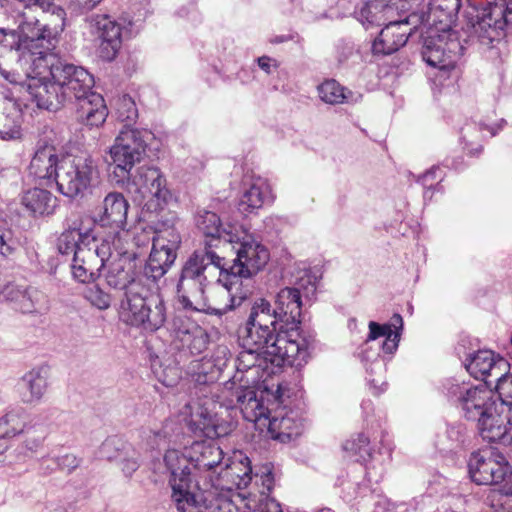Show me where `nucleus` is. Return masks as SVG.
I'll list each match as a JSON object with an SVG mask.
<instances>
[{"label":"nucleus","instance_id":"f257e3e1","mask_svg":"<svg viewBox=\"0 0 512 512\" xmlns=\"http://www.w3.org/2000/svg\"><path fill=\"white\" fill-rule=\"evenodd\" d=\"M309 355L307 341L296 331L280 333L268 350L242 348L235 360L237 372L224 384L223 394L230 399L231 406L237 407L236 390L242 387L256 390L249 383L261 378L260 372L270 375L285 365L301 367Z\"/></svg>","mask_w":512,"mask_h":512},{"label":"nucleus","instance_id":"f03ea898","mask_svg":"<svg viewBox=\"0 0 512 512\" xmlns=\"http://www.w3.org/2000/svg\"><path fill=\"white\" fill-rule=\"evenodd\" d=\"M462 0H430L424 16L428 27L422 50L423 60L440 71L454 69L464 53L458 33L452 30Z\"/></svg>","mask_w":512,"mask_h":512},{"label":"nucleus","instance_id":"7ed1b4c3","mask_svg":"<svg viewBox=\"0 0 512 512\" xmlns=\"http://www.w3.org/2000/svg\"><path fill=\"white\" fill-rule=\"evenodd\" d=\"M128 242L111 243L110 239H103L101 245H92L82 248L76 256L74 279L81 283L96 280L104 269L105 281L113 289L123 290L127 294L133 284H142L134 277L128 263Z\"/></svg>","mask_w":512,"mask_h":512},{"label":"nucleus","instance_id":"20e7f679","mask_svg":"<svg viewBox=\"0 0 512 512\" xmlns=\"http://www.w3.org/2000/svg\"><path fill=\"white\" fill-rule=\"evenodd\" d=\"M54 60L55 55L51 51L35 60L26 57L22 60L21 71L1 69V75L10 83L25 89L39 108L57 111L69 101L60 81L49 74L51 61Z\"/></svg>","mask_w":512,"mask_h":512},{"label":"nucleus","instance_id":"39448f33","mask_svg":"<svg viewBox=\"0 0 512 512\" xmlns=\"http://www.w3.org/2000/svg\"><path fill=\"white\" fill-rule=\"evenodd\" d=\"M117 119L123 123L122 129L109 149L115 173L121 178L129 176V171L142 159L152 133L147 129L133 128L138 118V110L133 99L123 95L116 102Z\"/></svg>","mask_w":512,"mask_h":512},{"label":"nucleus","instance_id":"423d86ee","mask_svg":"<svg viewBox=\"0 0 512 512\" xmlns=\"http://www.w3.org/2000/svg\"><path fill=\"white\" fill-rule=\"evenodd\" d=\"M222 261L223 257L209 248L197 250L188 258L177 284V297L185 309L205 310L208 278Z\"/></svg>","mask_w":512,"mask_h":512},{"label":"nucleus","instance_id":"0eeeda50","mask_svg":"<svg viewBox=\"0 0 512 512\" xmlns=\"http://www.w3.org/2000/svg\"><path fill=\"white\" fill-rule=\"evenodd\" d=\"M236 405L245 420L267 424L271 438L282 443L290 442L302 433V419L297 412L279 411L269 418L268 409L257 397V391L252 388L242 387L236 390Z\"/></svg>","mask_w":512,"mask_h":512},{"label":"nucleus","instance_id":"6e6552de","mask_svg":"<svg viewBox=\"0 0 512 512\" xmlns=\"http://www.w3.org/2000/svg\"><path fill=\"white\" fill-rule=\"evenodd\" d=\"M294 295L288 290H280L275 299V307L264 298H257L251 308L246 322L261 325L280 333L298 332L307 341V352L313 343V337L299 328L298 309Z\"/></svg>","mask_w":512,"mask_h":512},{"label":"nucleus","instance_id":"1a4fd4ad","mask_svg":"<svg viewBox=\"0 0 512 512\" xmlns=\"http://www.w3.org/2000/svg\"><path fill=\"white\" fill-rule=\"evenodd\" d=\"M168 484L171 488V501L178 512H194L198 503L195 492L196 479L190 457L179 450L169 449L163 457Z\"/></svg>","mask_w":512,"mask_h":512},{"label":"nucleus","instance_id":"9d476101","mask_svg":"<svg viewBox=\"0 0 512 512\" xmlns=\"http://www.w3.org/2000/svg\"><path fill=\"white\" fill-rule=\"evenodd\" d=\"M224 233V242L231 244L236 253V258L229 268L240 275L252 277L265 267L270 257L267 248L259 243L243 225L236 230L228 229Z\"/></svg>","mask_w":512,"mask_h":512},{"label":"nucleus","instance_id":"9b49d317","mask_svg":"<svg viewBox=\"0 0 512 512\" xmlns=\"http://www.w3.org/2000/svg\"><path fill=\"white\" fill-rule=\"evenodd\" d=\"M505 11V0H486L481 8L471 6L465 15L470 36L487 46L499 41L504 36L507 22L512 20Z\"/></svg>","mask_w":512,"mask_h":512},{"label":"nucleus","instance_id":"f8f14e48","mask_svg":"<svg viewBox=\"0 0 512 512\" xmlns=\"http://www.w3.org/2000/svg\"><path fill=\"white\" fill-rule=\"evenodd\" d=\"M98 178V168L90 156H63L56 173L58 191L75 198L88 190Z\"/></svg>","mask_w":512,"mask_h":512},{"label":"nucleus","instance_id":"ddd939ff","mask_svg":"<svg viewBox=\"0 0 512 512\" xmlns=\"http://www.w3.org/2000/svg\"><path fill=\"white\" fill-rule=\"evenodd\" d=\"M447 397L455 402L467 420L477 422L497 405L491 389L485 385L448 381Z\"/></svg>","mask_w":512,"mask_h":512},{"label":"nucleus","instance_id":"4468645a","mask_svg":"<svg viewBox=\"0 0 512 512\" xmlns=\"http://www.w3.org/2000/svg\"><path fill=\"white\" fill-rule=\"evenodd\" d=\"M129 202L120 192H109L102 202L95 208L93 222L95 225L111 230V234L104 239L111 243L128 242L130 233L126 230Z\"/></svg>","mask_w":512,"mask_h":512},{"label":"nucleus","instance_id":"2eb2a0df","mask_svg":"<svg viewBox=\"0 0 512 512\" xmlns=\"http://www.w3.org/2000/svg\"><path fill=\"white\" fill-rule=\"evenodd\" d=\"M215 408L210 398L192 399L181 409V415L195 435L215 439L231 431V425L218 417Z\"/></svg>","mask_w":512,"mask_h":512},{"label":"nucleus","instance_id":"dca6fc26","mask_svg":"<svg viewBox=\"0 0 512 512\" xmlns=\"http://www.w3.org/2000/svg\"><path fill=\"white\" fill-rule=\"evenodd\" d=\"M195 489L199 501L194 512H199L201 507L208 512H247L250 509L244 494L234 492L231 487L215 485L210 473L203 482L196 481Z\"/></svg>","mask_w":512,"mask_h":512},{"label":"nucleus","instance_id":"f3484780","mask_svg":"<svg viewBox=\"0 0 512 512\" xmlns=\"http://www.w3.org/2000/svg\"><path fill=\"white\" fill-rule=\"evenodd\" d=\"M113 165L112 178L120 185L128 184L129 189L141 195L143 199H155L156 207H160L166 203L170 197V192L166 187V179L161 171L154 166H141L132 174L129 171V176L121 178L115 173V165ZM132 170V168L130 169Z\"/></svg>","mask_w":512,"mask_h":512},{"label":"nucleus","instance_id":"a211bd4d","mask_svg":"<svg viewBox=\"0 0 512 512\" xmlns=\"http://www.w3.org/2000/svg\"><path fill=\"white\" fill-rule=\"evenodd\" d=\"M180 243V234L174 227L157 231L145 268L146 274L155 280L161 278L174 263Z\"/></svg>","mask_w":512,"mask_h":512},{"label":"nucleus","instance_id":"6ab92c4d","mask_svg":"<svg viewBox=\"0 0 512 512\" xmlns=\"http://www.w3.org/2000/svg\"><path fill=\"white\" fill-rule=\"evenodd\" d=\"M508 471L509 463L506 458L493 450L473 452L468 460L469 475L478 485L501 483Z\"/></svg>","mask_w":512,"mask_h":512},{"label":"nucleus","instance_id":"aec40b11","mask_svg":"<svg viewBox=\"0 0 512 512\" xmlns=\"http://www.w3.org/2000/svg\"><path fill=\"white\" fill-rule=\"evenodd\" d=\"M49 74L60 81L68 101L78 100L92 92L93 76L83 67L64 63L55 57Z\"/></svg>","mask_w":512,"mask_h":512},{"label":"nucleus","instance_id":"412c9836","mask_svg":"<svg viewBox=\"0 0 512 512\" xmlns=\"http://www.w3.org/2000/svg\"><path fill=\"white\" fill-rule=\"evenodd\" d=\"M90 33L98 41L101 59L112 61L122 45V26L108 15H93L88 20Z\"/></svg>","mask_w":512,"mask_h":512},{"label":"nucleus","instance_id":"4be33fe9","mask_svg":"<svg viewBox=\"0 0 512 512\" xmlns=\"http://www.w3.org/2000/svg\"><path fill=\"white\" fill-rule=\"evenodd\" d=\"M483 440L488 442L512 443V407L497 404L492 411L477 422Z\"/></svg>","mask_w":512,"mask_h":512},{"label":"nucleus","instance_id":"5701e85b","mask_svg":"<svg viewBox=\"0 0 512 512\" xmlns=\"http://www.w3.org/2000/svg\"><path fill=\"white\" fill-rule=\"evenodd\" d=\"M170 330L174 341L179 343V349L188 351L191 355H200L207 349V332L189 317L183 314L174 316Z\"/></svg>","mask_w":512,"mask_h":512},{"label":"nucleus","instance_id":"b1692460","mask_svg":"<svg viewBox=\"0 0 512 512\" xmlns=\"http://www.w3.org/2000/svg\"><path fill=\"white\" fill-rule=\"evenodd\" d=\"M219 270L218 282L225 288L229 296V304L223 310L212 309L211 313L221 315L227 310H233L240 306L252 293V286L250 284L251 276L240 275L232 268L226 267L225 259L223 258L222 265L216 267Z\"/></svg>","mask_w":512,"mask_h":512},{"label":"nucleus","instance_id":"393cba45","mask_svg":"<svg viewBox=\"0 0 512 512\" xmlns=\"http://www.w3.org/2000/svg\"><path fill=\"white\" fill-rule=\"evenodd\" d=\"M465 367L476 379L491 385L496 377H500L508 369V362L491 350H479L467 358Z\"/></svg>","mask_w":512,"mask_h":512},{"label":"nucleus","instance_id":"a878e982","mask_svg":"<svg viewBox=\"0 0 512 512\" xmlns=\"http://www.w3.org/2000/svg\"><path fill=\"white\" fill-rule=\"evenodd\" d=\"M49 368L37 366L27 371L18 381L16 392L23 404L38 405L49 387Z\"/></svg>","mask_w":512,"mask_h":512},{"label":"nucleus","instance_id":"bb28decb","mask_svg":"<svg viewBox=\"0 0 512 512\" xmlns=\"http://www.w3.org/2000/svg\"><path fill=\"white\" fill-rule=\"evenodd\" d=\"M274 201L272 188L267 179L260 176L253 177L244 189L238 204L237 209L243 216L255 214L264 205L270 204Z\"/></svg>","mask_w":512,"mask_h":512},{"label":"nucleus","instance_id":"cd10ccee","mask_svg":"<svg viewBox=\"0 0 512 512\" xmlns=\"http://www.w3.org/2000/svg\"><path fill=\"white\" fill-rule=\"evenodd\" d=\"M21 434L23 440L8 453L4 460L8 466L24 463L37 453L43 446L47 430L42 424H28Z\"/></svg>","mask_w":512,"mask_h":512},{"label":"nucleus","instance_id":"c85d7f7f","mask_svg":"<svg viewBox=\"0 0 512 512\" xmlns=\"http://www.w3.org/2000/svg\"><path fill=\"white\" fill-rule=\"evenodd\" d=\"M411 32L407 21H391L385 24L379 36L373 41V54L390 55L398 51L406 44Z\"/></svg>","mask_w":512,"mask_h":512},{"label":"nucleus","instance_id":"c756f323","mask_svg":"<svg viewBox=\"0 0 512 512\" xmlns=\"http://www.w3.org/2000/svg\"><path fill=\"white\" fill-rule=\"evenodd\" d=\"M217 485L231 487V490L245 489L252 481L250 460L242 453H235L230 463L218 473Z\"/></svg>","mask_w":512,"mask_h":512},{"label":"nucleus","instance_id":"7c9ffc66","mask_svg":"<svg viewBox=\"0 0 512 512\" xmlns=\"http://www.w3.org/2000/svg\"><path fill=\"white\" fill-rule=\"evenodd\" d=\"M189 457L193 473L200 480L202 472H209L221 464L223 451L213 442L196 441L191 445Z\"/></svg>","mask_w":512,"mask_h":512},{"label":"nucleus","instance_id":"2f4dec72","mask_svg":"<svg viewBox=\"0 0 512 512\" xmlns=\"http://www.w3.org/2000/svg\"><path fill=\"white\" fill-rule=\"evenodd\" d=\"M76 101L78 102L77 120L80 123L92 128L99 127L105 122L108 110L100 94L92 91Z\"/></svg>","mask_w":512,"mask_h":512},{"label":"nucleus","instance_id":"473e14b6","mask_svg":"<svg viewBox=\"0 0 512 512\" xmlns=\"http://www.w3.org/2000/svg\"><path fill=\"white\" fill-rule=\"evenodd\" d=\"M142 284H133L131 290L125 294L120 305V318L123 322L134 327H140L144 321V312L147 298L143 295Z\"/></svg>","mask_w":512,"mask_h":512},{"label":"nucleus","instance_id":"72a5a7b5","mask_svg":"<svg viewBox=\"0 0 512 512\" xmlns=\"http://www.w3.org/2000/svg\"><path fill=\"white\" fill-rule=\"evenodd\" d=\"M369 334L366 339V345L370 341H374L379 337H385L382 344V350L385 353L392 354L397 350L400 331L403 328V319L400 314H394L390 323L378 324L377 322H369Z\"/></svg>","mask_w":512,"mask_h":512},{"label":"nucleus","instance_id":"f704fd0d","mask_svg":"<svg viewBox=\"0 0 512 512\" xmlns=\"http://www.w3.org/2000/svg\"><path fill=\"white\" fill-rule=\"evenodd\" d=\"M195 222L198 230L203 233L206 238L210 239L205 241L204 247V249L209 248L210 250H213V241H224V231L228 229L236 230V228L240 226L232 223L222 224L220 217L215 212L208 210L198 211Z\"/></svg>","mask_w":512,"mask_h":512},{"label":"nucleus","instance_id":"c9c22d12","mask_svg":"<svg viewBox=\"0 0 512 512\" xmlns=\"http://www.w3.org/2000/svg\"><path fill=\"white\" fill-rule=\"evenodd\" d=\"M92 245H101V241H97L92 238L89 239L86 232L82 231V228L74 223L73 227L66 229L58 238L57 248L58 251L63 255H69L73 253L72 261V275L74 276V267H76V256L80 249L89 248Z\"/></svg>","mask_w":512,"mask_h":512},{"label":"nucleus","instance_id":"e433bc0d","mask_svg":"<svg viewBox=\"0 0 512 512\" xmlns=\"http://www.w3.org/2000/svg\"><path fill=\"white\" fill-rule=\"evenodd\" d=\"M60 160L54 146L44 145L39 147L29 165V173L38 179L54 178L56 181V173Z\"/></svg>","mask_w":512,"mask_h":512},{"label":"nucleus","instance_id":"4c0bfd02","mask_svg":"<svg viewBox=\"0 0 512 512\" xmlns=\"http://www.w3.org/2000/svg\"><path fill=\"white\" fill-rule=\"evenodd\" d=\"M276 333L261 325L245 322L238 329V339L242 348L268 350L276 339Z\"/></svg>","mask_w":512,"mask_h":512},{"label":"nucleus","instance_id":"58836bf2","mask_svg":"<svg viewBox=\"0 0 512 512\" xmlns=\"http://www.w3.org/2000/svg\"><path fill=\"white\" fill-rule=\"evenodd\" d=\"M21 204L33 216H45L54 213L57 198L45 189L33 188L23 193Z\"/></svg>","mask_w":512,"mask_h":512},{"label":"nucleus","instance_id":"ea45409f","mask_svg":"<svg viewBox=\"0 0 512 512\" xmlns=\"http://www.w3.org/2000/svg\"><path fill=\"white\" fill-rule=\"evenodd\" d=\"M166 321V307L164 299L159 294H152L147 298V305L144 312V321L140 328L146 331H156Z\"/></svg>","mask_w":512,"mask_h":512},{"label":"nucleus","instance_id":"a19ab883","mask_svg":"<svg viewBox=\"0 0 512 512\" xmlns=\"http://www.w3.org/2000/svg\"><path fill=\"white\" fill-rule=\"evenodd\" d=\"M392 7L381 0L367 2L358 12L357 19L366 27L385 24L387 15L392 12Z\"/></svg>","mask_w":512,"mask_h":512},{"label":"nucleus","instance_id":"79ce46f5","mask_svg":"<svg viewBox=\"0 0 512 512\" xmlns=\"http://www.w3.org/2000/svg\"><path fill=\"white\" fill-rule=\"evenodd\" d=\"M282 290H288L294 295L295 304L298 309V320L301 317L302 298L310 299L317 290V277L310 271H303V274L297 278L293 287H285Z\"/></svg>","mask_w":512,"mask_h":512},{"label":"nucleus","instance_id":"37998d69","mask_svg":"<svg viewBox=\"0 0 512 512\" xmlns=\"http://www.w3.org/2000/svg\"><path fill=\"white\" fill-rule=\"evenodd\" d=\"M170 436L169 422L142 427L140 430V447L144 450H154L165 443Z\"/></svg>","mask_w":512,"mask_h":512},{"label":"nucleus","instance_id":"c03bdc74","mask_svg":"<svg viewBox=\"0 0 512 512\" xmlns=\"http://www.w3.org/2000/svg\"><path fill=\"white\" fill-rule=\"evenodd\" d=\"M49 308L47 295L33 286H25L23 298L20 299L17 309L23 313H43Z\"/></svg>","mask_w":512,"mask_h":512},{"label":"nucleus","instance_id":"a18cd8bd","mask_svg":"<svg viewBox=\"0 0 512 512\" xmlns=\"http://www.w3.org/2000/svg\"><path fill=\"white\" fill-rule=\"evenodd\" d=\"M319 97L322 101L328 104H342L349 102H356L361 95L353 98L351 92L346 93L345 88L342 87L335 80H327L318 86Z\"/></svg>","mask_w":512,"mask_h":512},{"label":"nucleus","instance_id":"49530a36","mask_svg":"<svg viewBox=\"0 0 512 512\" xmlns=\"http://www.w3.org/2000/svg\"><path fill=\"white\" fill-rule=\"evenodd\" d=\"M343 449L351 457H355L357 461L366 462L371 457L370 441L363 433L353 435L350 439L346 440L343 444Z\"/></svg>","mask_w":512,"mask_h":512},{"label":"nucleus","instance_id":"de8ad7c7","mask_svg":"<svg viewBox=\"0 0 512 512\" xmlns=\"http://www.w3.org/2000/svg\"><path fill=\"white\" fill-rule=\"evenodd\" d=\"M129 453H134V447L117 437L107 438L100 447L101 457L109 461H118L122 455Z\"/></svg>","mask_w":512,"mask_h":512},{"label":"nucleus","instance_id":"09e8293b","mask_svg":"<svg viewBox=\"0 0 512 512\" xmlns=\"http://www.w3.org/2000/svg\"><path fill=\"white\" fill-rule=\"evenodd\" d=\"M27 425L20 412L10 411L0 417V437L20 435Z\"/></svg>","mask_w":512,"mask_h":512},{"label":"nucleus","instance_id":"8fccbe9b","mask_svg":"<svg viewBox=\"0 0 512 512\" xmlns=\"http://www.w3.org/2000/svg\"><path fill=\"white\" fill-rule=\"evenodd\" d=\"M22 136L19 117L0 115V139L3 141L18 140Z\"/></svg>","mask_w":512,"mask_h":512},{"label":"nucleus","instance_id":"3c124183","mask_svg":"<svg viewBox=\"0 0 512 512\" xmlns=\"http://www.w3.org/2000/svg\"><path fill=\"white\" fill-rule=\"evenodd\" d=\"M26 238L21 233L11 230L0 234V254L4 257L11 256L24 245Z\"/></svg>","mask_w":512,"mask_h":512},{"label":"nucleus","instance_id":"603ef678","mask_svg":"<svg viewBox=\"0 0 512 512\" xmlns=\"http://www.w3.org/2000/svg\"><path fill=\"white\" fill-rule=\"evenodd\" d=\"M493 382L496 383L495 389L501 400L499 404L512 407V374H507L506 371L500 377H496Z\"/></svg>","mask_w":512,"mask_h":512},{"label":"nucleus","instance_id":"864d4df0","mask_svg":"<svg viewBox=\"0 0 512 512\" xmlns=\"http://www.w3.org/2000/svg\"><path fill=\"white\" fill-rule=\"evenodd\" d=\"M85 298L99 310H107L112 303L111 295L97 285L86 290Z\"/></svg>","mask_w":512,"mask_h":512},{"label":"nucleus","instance_id":"5fc2aeb1","mask_svg":"<svg viewBox=\"0 0 512 512\" xmlns=\"http://www.w3.org/2000/svg\"><path fill=\"white\" fill-rule=\"evenodd\" d=\"M25 286L15 283H8L0 289V303L8 301L14 304L17 309L20 299L23 298V290Z\"/></svg>","mask_w":512,"mask_h":512},{"label":"nucleus","instance_id":"6e6d98bb","mask_svg":"<svg viewBox=\"0 0 512 512\" xmlns=\"http://www.w3.org/2000/svg\"><path fill=\"white\" fill-rule=\"evenodd\" d=\"M118 462L122 465L123 473L130 477L140 466V453L134 448V453L122 455Z\"/></svg>","mask_w":512,"mask_h":512},{"label":"nucleus","instance_id":"4d7b16f0","mask_svg":"<svg viewBox=\"0 0 512 512\" xmlns=\"http://www.w3.org/2000/svg\"><path fill=\"white\" fill-rule=\"evenodd\" d=\"M482 126L476 123H468L461 129V140L465 145L477 143L481 139Z\"/></svg>","mask_w":512,"mask_h":512},{"label":"nucleus","instance_id":"13d9d810","mask_svg":"<svg viewBox=\"0 0 512 512\" xmlns=\"http://www.w3.org/2000/svg\"><path fill=\"white\" fill-rule=\"evenodd\" d=\"M467 436L468 430L463 424L451 425L447 429L448 439L456 446L464 444L467 439Z\"/></svg>","mask_w":512,"mask_h":512},{"label":"nucleus","instance_id":"bf43d9fd","mask_svg":"<svg viewBox=\"0 0 512 512\" xmlns=\"http://www.w3.org/2000/svg\"><path fill=\"white\" fill-rule=\"evenodd\" d=\"M53 464L70 473L79 466L80 460L73 454H66L54 459Z\"/></svg>","mask_w":512,"mask_h":512},{"label":"nucleus","instance_id":"052dcab7","mask_svg":"<svg viewBox=\"0 0 512 512\" xmlns=\"http://www.w3.org/2000/svg\"><path fill=\"white\" fill-rule=\"evenodd\" d=\"M440 171L439 167H432L430 170H428L426 173H424L420 178L419 181L422 183L424 187H427L428 190L424 192V198L430 197L428 195L429 188L433 185V180L436 178V173Z\"/></svg>","mask_w":512,"mask_h":512},{"label":"nucleus","instance_id":"680f3d73","mask_svg":"<svg viewBox=\"0 0 512 512\" xmlns=\"http://www.w3.org/2000/svg\"><path fill=\"white\" fill-rule=\"evenodd\" d=\"M361 354H362V360L363 361L372 360L371 367L370 368H366L368 373H370V374L374 373V368H376L379 371H382L383 363H382L381 360L378 359L379 358V353L378 352H375V353H373L372 356H370V355H368L366 350H363L361 352Z\"/></svg>","mask_w":512,"mask_h":512},{"label":"nucleus","instance_id":"e2e57ef3","mask_svg":"<svg viewBox=\"0 0 512 512\" xmlns=\"http://www.w3.org/2000/svg\"><path fill=\"white\" fill-rule=\"evenodd\" d=\"M257 62L258 66L267 74H271L277 68L276 61L268 56L259 57Z\"/></svg>","mask_w":512,"mask_h":512},{"label":"nucleus","instance_id":"0e129e2a","mask_svg":"<svg viewBox=\"0 0 512 512\" xmlns=\"http://www.w3.org/2000/svg\"><path fill=\"white\" fill-rule=\"evenodd\" d=\"M253 512H282L280 504L273 499L266 500L257 510Z\"/></svg>","mask_w":512,"mask_h":512},{"label":"nucleus","instance_id":"69168bd1","mask_svg":"<svg viewBox=\"0 0 512 512\" xmlns=\"http://www.w3.org/2000/svg\"><path fill=\"white\" fill-rule=\"evenodd\" d=\"M353 52L354 47L350 44H345L344 46L339 47L337 51L338 62L344 63L353 55Z\"/></svg>","mask_w":512,"mask_h":512},{"label":"nucleus","instance_id":"338daca9","mask_svg":"<svg viewBox=\"0 0 512 512\" xmlns=\"http://www.w3.org/2000/svg\"><path fill=\"white\" fill-rule=\"evenodd\" d=\"M370 383V387L372 389V393L375 395H379L380 393L386 390V383L381 379L371 378L368 380Z\"/></svg>","mask_w":512,"mask_h":512},{"label":"nucleus","instance_id":"774afa93","mask_svg":"<svg viewBox=\"0 0 512 512\" xmlns=\"http://www.w3.org/2000/svg\"><path fill=\"white\" fill-rule=\"evenodd\" d=\"M501 483H503L501 488L502 493L507 496H512V470L510 468Z\"/></svg>","mask_w":512,"mask_h":512}]
</instances>
